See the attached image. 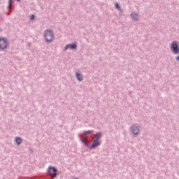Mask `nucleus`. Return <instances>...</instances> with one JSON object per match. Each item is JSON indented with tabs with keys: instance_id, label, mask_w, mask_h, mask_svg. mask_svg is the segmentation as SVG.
Masks as SVG:
<instances>
[{
	"instance_id": "nucleus-11",
	"label": "nucleus",
	"mask_w": 179,
	"mask_h": 179,
	"mask_svg": "<svg viewBox=\"0 0 179 179\" xmlns=\"http://www.w3.org/2000/svg\"><path fill=\"white\" fill-rule=\"evenodd\" d=\"M15 142L16 143V145L19 146V145H22V142H23V140L20 137H15Z\"/></svg>"
},
{
	"instance_id": "nucleus-10",
	"label": "nucleus",
	"mask_w": 179,
	"mask_h": 179,
	"mask_svg": "<svg viewBox=\"0 0 179 179\" xmlns=\"http://www.w3.org/2000/svg\"><path fill=\"white\" fill-rule=\"evenodd\" d=\"M76 78L78 82H82L83 80V75L80 72L76 73Z\"/></svg>"
},
{
	"instance_id": "nucleus-9",
	"label": "nucleus",
	"mask_w": 179,
	"mask_h": 179,
	"mask_svg": "<svg viewBox=\"0 0 179 179\" xmlns=\"http://www.w3.org/2000/svg\"><path fill=\"white\" fill-rule=\"evenodd\" d=\"M93 132H94L93 130H89L87 131H84L83 134H79V138H85V136L91 135V134H93Z\"/></svg>"
},
{
	"instance_id": "nucleus-12",
	"label": "nucleus",
	"mask_w": 179,
	"mask_h": 179,
	"mask_svg": "<svg viewBox=\"0 0 179 179\" xmlns=\"http://www.w3.org/2000/svg\"><path fill=\"white\" fill-rule=\"evenodd\" d=\"M101 136H103V133L101 132L96 133V135L94 136V141H99V139H100Z\"/></svg>"
},
{
	"instance_id": "nucleus-18",
	"label": "nucleus",
	"mask_w": 179,
	"mask_h": 179,
	"mask_svg": "<svg viewBox=\"0 0 179 179\" xmlns=\"http://www.w3.org/2000/svg\"><path fill=\"white\" fill-rule=\"evenodd\" d=\"M17 2H20V0H17Z\"/></svg>"
},
{
	"instance_id": "nucleus-6",
	"label": "nucleus",
	"mask_w": 179,
	"mask_h": 179,
	"mask_svg": "<svg viewBox=\"0 0 179 179\" xmlns=\"http://www.w3.org/2000/svg\"><path fill=\"white\" fill-rule=\"evenodd\" d=\"M130 17L133 22H139L141 20V15L138 12H132L130 14Z\"/></svg>"
},
{
	"instance_id": "nucleus-15",
	"label": "nucleus",
	"mask_w": 179,
	"mask_h": 179,
	"mask_svg": "<svg viewBox=\"0 0 179 179\" xmlns=\"http://www.w3.org/2000/svg\"><path fill=\"white\" fill-rule=\"evenodd\" d=\"M13 5V1L12 0H9L8 8H9L10 10L12 9Z\"/></svg>"
},
{
	"instance_id": "nucleus-19",
	"label": "nucleus",
	"mask_w": 179,
	"mask_h": 179,
	"mask_svg": "<svg viewBox=\"0 0 179 179\" xmlns=\"http://www.w3.org/2000/svg\"><path fill=\"white\" fill-rule=\"evenodd\" d=\"M10 13H7V15H10Z\"/></svg>"
},
{
	"instance_id": "nucleus-14",
	"label": "nucleus",
	"mask_w": 179,
	"mask_h": 179,
	"mask_svg": "<svg viewBox=\"0 0 179 179\" xmlns=\"http://www.w3.org/2000/svg\"><path fill=\"white\" fill-rule=\"evenodd\" d=\"M115 8L120 12H122V9H121V6H120V3H118V2L115 3Z\"/></svg>"
},
{
	"instance_id": "nucleus-8",
	"label": "nucleus",
	"mask_w": 179,
	"mask_h": 179,
	"mask_svg": "<svg viewBox=\"0 0 179 179\" xmlns=\"http://www.w3.org/2000/svg\"><path fill=\"white\" fill-rule=\"evenodd\" d=\"M101 145V142L97 140H94L92 141V145L90 147V150L94 149L95 148H97V146H100Z\"/></svg>"
},
{
	"instance_id": "nucleus-7",
	"label": "nucleus",
	"mask_w": 179,
	"mask_h": 179,
	"mask_svg": "<svg viewBox=\"0 0 179 179\" xmlns=\"http://www.w3.org/2000/svg\"><path fill=\"white\" fill-rule=\"evenodd\" d=\"M76 48H78V45H76V43H70L66 45L64 51H66L67 50H76Z\"/></svg>"
},
{
	"instance_id": "nucleus-13",
	"label": "nucleus",
	"mask_w": 179,
	"mask_h": 179,
	"mask_svg": "<svg viewBox=\"0 0 179 179\" xmlns=\"http://www.w3.org/2000/svg\"><path fill=\"white\" fill-rule=\"evenodd\" d=\"M80 141L84 143L85 146H89V142L87 141V139H83V137L80 138Z\"/></svg>"
},
{
	"instance_id": "nucleus-4",
	"label": "nucleus",
	"mask_w": 179,
	"mask_h": 179,
	"mask_svg": "<svg viewBox=\"0 0 179 179\" xmlns=\"http://www.w3.org/2000/svg\"><path fill=\"white\" fill-rule=\"evenodd\" d=\"M8 45L9 41H8V38L0 37V50H6Z\"/></svg>"
},
{
	"instance_id": "nucleus-2",
	"label": "nucleus",
	"mask_w": 179,
	"mask_h": 179,
	"mask_svg": "<svg viewBox=\"0 0 179 179\" xmlns=\"http://www.w3.org/2000/svg\"><path fill=\"white\" fill-rule=\"evenodd\" d=\"M170 50L174 54V55H178L179 54V42L177 41H173L171 43Z\"/></svg>"
},
{
	"instance_id": "nucleus-17",
	"label": "nucleus",
	"mask_w": 179,
	"mask_h": 179,
	"mask_svg": "<svg viewBox=\"0 0 179 179\" xmlns=\"http://www.w3.org/2000/svg\"><path fill=\"white\" fill-rule=\"evenodd\" d=\"M175 59L177 61V62H179V55L176 57Z\"/></svg>"
},
{
	"instance_id": "nucleus-3",
	"label": "nucleus",
	"mask_w": 179,
	"mask_h": 179,
	"mask_svg": "<svg viewBox=\"0 0 179 179\" xmlns=\"http://www.w3.org/2000/svg\"><path fill=\"white\" fill-rule=\"evenodd\" d=\"M129 132L131 135H135L138 136L141 134V126L137 124L131 125L129 128Z\"/></svg>"
},
{
	"instance_id": "nucleus-16",
	"label": "nucleus",
	"mask_w": 179,
	"mask_h": 179,
	"mask_svg": "<svg viewBox=\"0 0 179 179\" xmlns=\"http://www.w3.org/2000/svg\"><path fill=\"white\" fill-rule=\"evenodd\" d=\"M30 20H34V19H36V15H31L29 17Z\"/></svg>"
},
{
	"instance_id": "nucleus-5",
	"label": "nucleus",
	"mask_w": 179,
	"mask_h": 179,
	"mask_svg": "<svg viewBox=\"0 0 179 179\" xmlns=\"http://www.w3.org/2000/svg\"><path fill=\"white\" fill-rule=\"evenodd\" d=\"M47 173L52 176V178L57 177V169L54 166H50L47 170Z\"/></svg>"
},
{
	"instance_id": "nucleus-1",
	"label": "nucleus",
	"mask_w": 179,
	"mask_h": 179,
	"mask_svg": "<svg viewBox=\"0 0 179 179\" xmlns=\"http://www.w3.org/2000/svg\"><path fill=\"white\" fill-rule=\"evenodd\" d=\"M43 38L48 44H50L55 40V34L51 29H48L44 31Z\"/></svg>"
}]
</instances>
